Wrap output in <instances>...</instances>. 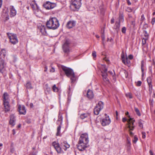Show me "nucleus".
Wrapping results in <instances>:
<instances>
[{"instance_id":"nucleus-16","label":"nucleus","mask_w":155,"mask_h":155,"mask_svg":"<svg viewBox=\"0 0 155 155\" xmlns=\"http://www.w3.org/2000/svg\"><path fill=\"white\" fill-rule=\"evenodd\" d=\"M61 146L65 150H66L67 148H69L70 145L68 143L67 141L61 140Z\"/></svg>"},{"instance_id":"nucleus-5","label":"nucleus","mask_w":155,"mask_h":155,"mask_svg":"<svg viewBox=\"0 0 155 155\" xmlns=\"http://www.w3.org/2000/svg\"><path fill=\"white\" fill-rule=\"evenodd\" d=\"M101 71L102 73V76L104 81H108V79L107 78V68L106 67L105 64L101 65Z\"/></svg>"},{"instance_id":"nucleus-33","label":"nucleus","mask_w":155,"mask_h":155,"mask_svg":"<svg viewBox=\"0 0 155 155\" xmlns=\"http://www.w3.org/2000/svg\"><path fill=\"white\" fill-rule=\"evenodd\" d=\"M134 110L136 112V114L138 116H140L141 115V114L140 113L139 110V109L137 107H134Z\"/></svg>"},{"instance_id":"nucleus-6","label":"nucleus","mask_w":155,"mask_h":155,"mask_svg":"<svg viewBox=\"0 0 155 155\" xmlns=\"http://www.w3.org/2000/svg\"><path fill=\"white\" fill-rule=\"evenodd\" d=\"M7 34L12 44L15 45L18 42V38L15 34L12 33L9 34L8 33Z\"/></svg>"},{"instance_id":"nucleus-62","label":"nucleus","mask_w":155,"mask_h":155,"mask_svg":"<svg viewBox=\"0 0 155 155\" xmlns=\"http://www.w3.org/2000/svg\"><path fill=\"white\" fill-rule=\"evenodd\" d=\"M127 120V119L126 118H123L122 119V121L124 122Z\"/></svg>"},{"instance_id":"nucleus-25","label":"nucleus","mask_w":155,"mask_h":155,"mask_svg":"<svg viewBox=\"0 0 155 155\" xmlns=\"http://www.w3.org/2000/svg\"><path fill=\"white\" fill-rule=\"evenodd\" d=\"M40 31L43 34L45 35H46L47 34L46 28L45 25H42L41 26V28L40 29Z\"/></svg>"},{"instance_id":"nucleus-8","label":"nucleus","mask_w":155,"mask_h":155,"mask_svg":"<svg viewBox=\"0 0 155 155\" xmlns=\"http://www.w3.org/2000/svg\"><path fill=\"white\" fill-rule=\"evenodd\" d=\"M134 121V120H133L131 118H130L127 121L128 124V127L129 128L130 134L131 136H133L134 135L133 133L131 131V130H133L134 129V127L132 125H133Z\"/></svg>"},{"instance_id":"nucleus-49","label":"nucleus","mask_w":155,"mask_h":155,"mask_svg":"<svg viewBox=\"0 0 155 155\" xmlns=\"http://www.w3.org/2000/svg\"><path fill=\"white\" fill-rule=\"evenodd\" d=\"M141 82L140 81H137V86H141Z\"/></svg>"},{"instance_id":"nucleus-34","label":"nucleus","mask_w":155,"mask_h":155,"mask_svg":"<svg viewBox=\"0 0 155 155\" xmlns=\"http://www.w3.org/2000/svg\"><path fill=\"white\" fill-rule=\"evenodd\" d=\"M149 87V91L150 94H151L152 93V85L151 83V84H148Z\"/></svg>"},{"instance_id":"nucleus-3","label":"nucleus","mask_w":155,"mask_h":155,"mask_svg":"<svg viewBox=\"0 0 155 155\" xmlns=\"http://www.w3.org/2000/svg\"><path fill=\"white\" fill-rule=\"evenodd\" d=\"M81 0H72L70 8L74 11H78L81 5Z\"/></svg>"},{"instance_id":"nucleus-45","label":"nucleus","mask_w":155,"mask_h":155,"mask_svg":"<svg viewBox=\"0 0 155 155\" xmlns=\"http://www.w3.org/2000/svg\"><path fill=\"white\" fill-rule=\"evenodd\" d=\"M92 55L94 58H95L96 57V52L95 51L92 52Z\"/></svg>"},{"instance_id":"nucleus-26","label":"nucleus","mask_w":155,"mask_h":155,"mask_svg":"<svg viewBox=\"0 0 155 155\" xmlns=\"http://www.w3.org/2000/svg\"><path fill=\"white\" fill-rule=\"evenodd\" d=\"M6 51L4 49H2L1 51L0 55V59H3L2 58H4L6 55Z\"/></svg>"},{"instance_id":"nucleus-14","label":"nucleus","mask_w":155,"mask_h":155,"mask_svg":"<svg viewBox=\"0 0 155 155\" xmlns=\"http://www.w3.org/2000/svg\"><path fill=\"white\" fill-rule=\"evenodd\" d=\"M6 64L3 59H0V71L2 73H5Z\"/></svg>"},{"instance_id":"nucleus-50","label":"nucleus","mask_w":155,"mask_h":155,"mask_svg":"<svg viewBox=\"0 0 155 155\" xmlns=\"http://www.w3.org/2000/svg\"><path fill=\"white\" fill-rule=\"evenodd\" d=\"M145 20V18L143 14L141 16V21L142 22Z\"/></svg>"},{"instance_id":"nucleus-58","label":"nucleus","mask_w":155,"mask_h":155,"mask_svg":"<svg viewBox=\"0 0 155 155\" xmlns=\"http://www.w3.org/2000/svg\"><path fill=\"white\" fill-rule=\"evenodd\" d=\"M114 19L112 18L110 20V23L111 24H113L114 23Z\"/></svg>"},{"instance_id":"nucleus-48","label":"nucleus","mask_w":155,"mask_h":155,"mask_svg":"<svg viewBox=\"0 0 155 155\" xmlns=\"http://www.w3.org/2000/svg\"><path fill=\"white\" fill-rule=\"evenodd\" d=\"M142 137L143 139H145L146 137V133L145 132H142Z\"/></svg>"},{"instance_id":"nucleus-60","label":"nucleus","mask_w":155,"mask_h":155,"mask_svg":"<svg viewBox=\"0 0 155 155\" xmlns=\"http://www.w3.org/2000/svg\"><path fill=\"white\" fill-rule=\"evenodd\" d=\"M54 68H52V69L50 70V72H53L54 71Z\"/></svg>"},{"instance_id":"nucleus-12","label":"nucleus","mask_w":155,"mask_h":155,"mask_svg":"<svg viewBox=\"0 0 155 155\" xmlns=\"http://www.w3.org/2000/svg\"><path fill=\"white\" fill-rule=\"evenodd\" d=\"M88 144V143H85V144L84 143L79 141L77 145V148L80 151H83L87 147Z\"/></svg>"},{"instance_id":"nucleus-46","label":"nucleus","mask_w":155,"mask_h":155,"mask_svg":"<svg viewBox=\"0 0 155 155\" xmlns=\"http://www.w3.org/2000/svg\"><path fill=\"white\" fill-rule=\"evenodd\" d=\"M128 16L130 20H131L133 19V18H134L135 17H133L130 14H128Z\"/></svg>"},{"instance_id":"nucleus-19","label":"nucleus","mask_w":155,"mask_h":155,"mask_svg":"<svg viewBox=\"0 0 155 155\" xmlns=\"http://www.w3.org/2000/svg\"><path fill=\"white\" fill-rule=\"evenodd\" d=\"M121 58L123 63L125 64H129L130 63V61L128 59L127 57H125L124 54H122Z\"/></svg>"},{"instance_id":"nucleus-23","label":"nucleus","mask_w":155,"mask_h":155,"mask_svg":"<svg viewBox=\"0 0 155 155\" xmlns=\"http://www.w3.org/2000/svg\"><path fill=\"white\" fill-rule=\"evenodd\" d=\"M3 102L10 101L9 95L7 93H4L3 95Z\"/></svg>"},{"instance_id":"nucleus-47","label":"nucleus","mask_w":155,"mask_h":155,"mask_svg":"<svg viewBox=\"0 0 155 155\" xmlns=\"http://www.w3.org/2000/svg\"><path fill=\"white\" fill-rule=\"evenodd\" d=\"M127 11L130 12H131L132 11V9L130 7H128L127 8L126 10Z\"/></svg>"},{"instance_id":"nucleus-40","label":"nucleus","mask_w":155,"mask_h":155,"mask_svg":"<svg viewBox=\"0 0 155 155\" xmlns=\"http://www.w3.org/2000/svg\"><path fill=\"white\" fill-rule=\"evenodd\" d=\"M45 91V93L46 94L50 93H51L50 88L49 87H47Z\"/></svg>"},{"instance_id":"nucleus-41","label":"nucleus","mask_w":155,"mask_h":155,"mask_svg":"<svg viewBox=\"0 0 155 155\" xmlns=\"http://www.w3.org/2000/svg\"><path fill=\"white\" fill-rule=\"evenodd\" d=\"M138 124L139 126L141 128H143V124L142 122V121L140 120L138 121Z\"/></svg>"},{"instance_id":"nucleus-57","label":"nucleus","mask_w":155,"mask_h":155,"mask_svg":"<svg viewBox=\"0 0 155 155\" xmlns=\"http://www.w3.org/2000/svg\"><path fill=\"white\" fill-rule=\"evenodd\" d=\"M15 151V149L14 148H11V149H10V151L12 153H13Z\"/></svg>"},{"instance_id":"nucleus-24","label":"nucleus","mask_w":155,"mask_h":155,"mask_svg":"<svg viewBox=\"0 0 155 155\" xmlns=\"http://www.w3.org/2000/svg\"><path fill=\"white\" fill-rule=\"evenodd\" d=\"M120 27V21L119 20L116 21L113 28L116 29L117 31L119 30Z\"/></svg>"},{"instance_id":"nucleus-2","label":"nucleus","mask_w":155,"mask_h":155,"mask_svg":"<svg viewBox=\"0 0 155 155\" xmlns=\"http://www.w3.org/2000/svg\"><path fill=\"white\" fill-rule=\"evenodd\" d=\"M62 69L66 76L70 78L71 83H74L76 80V77L73 70L70 68L65 67H62Z\"/></svg>"},{"instance_id":"nucleus-10","label":"nucleus","mask_w":155,"mask_h":155,"mask_svg":"<svg viewBox=\"0 0 155 155\" xmlns=\"http://www.w3.org/2000/svg\"><path fill=\"white\" fill-rule=\"evenodd\" d=\"M106 117L101 121V124L103 126L108 125L110 123L111 121L108 116L105 114Z\"/></svg>"},{"instance_id":"nucleus-20","label":"nucleus","mask_w":155,"mask_h":155,"mask_svg":"<svg viewBox=\"0 0 155 155\" xmlns=\"http://www.w3.org/2000/svg\"><path fill=\"white\" fill-rule=\"evenodd\" d=\"M76 24V21H70L67 23V27L68 28H71L74 27Z\"/></svg>"},{"instance_id":"nucleus-64","label":"nucleus","mask_w":155,"mask_h":155,"mask_svg":"<svg viewBox=\"0 0 155 155\" xmlns=\"http://www.w3.org/2000/svg\"><path fill=\"white\" fill-rule=\"evenodd\" d=\"M2 0H0V8L2 5Z\"/></svg>"},{"instance_id":"nucleus-21","label":"nucleus","mask_w":155,"mask_h":155,"mask_svg":"<svg viewBox=\"0 0 155 155\" xmlns=\"http://www.w3.org/2000/svg\"><path fill=\"white\" fill-rule=\"evenodd\" d=\"M15 117L14 115L12 114L10 116V120L9 121L10 124L12 126H14L15 124Z\"/></svg>"},{"instance_id":"nucleus-37","label":"nucleus","mask_w":155,"mask_h":155,"mask_svg":"<svg viewBox=\"0 0 155 155\" xmlns=\"http://www.w3.org/2000/svg\"><path fill=\"white\" fill-rule=\"evenodd\" d=\"M126 96L127 97H128L130 99H131L133 97L132 94L130 93H128L126 94Z\"/></svg>"},{"instance_id":"nucleus-63","label":"nucleus","mask_w":155,"mask_h":155,"mask_svg":"<svg viewBox=\"0 0 155 155\" xmlns=\"http://www.w3.org/2000/svg\"><path fill=\"white\" fill-rule=\"evenodd\" d=\"M127 143L128 144V145L130 146V145H131L130 142V141L128 139H127Z\"/></svg>"},{"instance_id":"nucleus-32","label":"nucleus","mask_w":155,"mask_h":155,"mask_svg":"<svg viewBox=\"0 0 155 155\" xmlns=\"http://www.w3.org/2000/svg\"><path fill=\"white\" fill-rule=\"evenodd\" d=\"M135 94L137 96V98L139 100H140L141 99V95L140 92L137 91L136 93H135Z\"/></svg>"},{"instance_id":"nucleus-53","label":"nucleus","mask_w":155,"mask_h":155,"mask_svg":"<svg viewBox=\"0 0 155 155\" xmlns=\"http://www.w3.org/2000/svg\"><path fill=\"white\" fill-rule=\"evenodd\" d=\"M155 21V18H152V20L151 21V23L153 25L154 24Z\"/></svg>"},{"instance_id":"nucleus-7","label":"nucleus","mask_w":155,"mask_h":155,"mask_svg":"<svg viewBox=\"0 0 155 155\" xmlns=\"http://www.w3.org/2000/svg\"><path fill=\"white\" fill-rule=\"evenodd\" d=\"M79 141L88 143L89 142V139L88 134L86 133H84L81 134L79 139Z\"/></svg>"},{"instance_id":"nucleus-27","label":"nucleus","mask_w":155,"mask_h":155,"mask_svg":"<svg viewBox=\"0 0 155 155\" xmlns=\"http://www.w3.org/2000/svg\"><path fill=\"white\" fill-rule=\"evenodd\" d=\"M62 116L60 114H59L58 117V119L57 120V124H60L61 125L62 123Z\"/></svg>"},{"instance_id":"nucleus-1","label":"nucleus","mask_w":155,"mask_h":155,"mask_svg":"<svg viewBox=\"0 0 155 155\" xmlns=\"http://www.w3.org/2000/svg\"><path fill=\"white\" fill-rule=\"evenodd\" d=\"M46 26L49 29L54 30L59 27V23L57 18H52L47 21Z\"/></svg>"},{"instance_id":"nucleus-9","label":"nucleus","mask_w":155,"mask_h":155,"mask_svg":"<svg viewBox=\"0 0 155 155\" xmlns=\"http://www.w3.org/2000/svg\"><path fill=\"white\" fill-rule=\"evenodd\" d=\"M43 6L47 9H53L56 6V4L54 3L47 1L43 4Z\"/></svg>"},{"instance_id":"nucleus-38","label":"nucleus","mask_w":155,"mask_h":155,"mask_svg":"<svg viewBox=\"0 0 155 155\" xmlns=\"http://www.w3.org/2000/svg\"><path fill=\"white\" fill-rule=\"evenodd\" d=\"M136 19V17H135L134 18H133V19L131 20H130V21L131 22V24L133 25L134 26L135 25V20Z\"/></svg>"},{"instance_id":"nucleus-59","label":"nucleus","mask_w":155,"mask_h":155,"mask_svg":"<svg viewBox=\"0 0 155 155\" xmlns=\"http://www.w3.org/2000/svg\"><path fill=\"white\" fill-rule=\"evenodd\" d=\"M124 73L125 75V77L126 78H127L128 76L127 71H125Z\"/></svg>"},{"instance_id":"nucleus-15","label":"nucleus","mask_w":155,"mask_h":155,"mask_svg":"<svg viewBox=\"0 0 155 155\" xmlns=\"http://www.w3.org/2000/svg\"><path fill=\"white\" fill-rule=\"evenodd\" d=\"M18 110L21 114L25 115L26 114V110L25 106L23 105H19L18 107Z\"/></svg>"},{"instance_id":"nucleus-54","label":"nucleus","mask_w":155,"mask_h":155,"mask_svg":"<svg viewBox=\"0 0 155 155\" xmlns=\"http://www.w3.org/2000/svg\"><path fill=\"white\" fill-rule=\"evenodd\" d=\"M101 38L102 39V40L103 41H103H104L105 39V37L104 34L102 35L101 36Z\"/></svg>"},{"instance_id":"nucleus-44","label":"nucleus","mask_w":155,"mask_h":155,"mask_svg":"<svg viewBox=\"0 0 155 155\" xmlns=\"http://www.w3.org/2000/svg\"><path fill=\"white\" fill-rule=\"evenodd\" d=\"M138 140V138L136 136H134V139L133 140V142L134 143H136Z\"/></svg>"},{"instance_id":"nucleus-29","label":"nucleus","mask_w":155,"mask_h":155,"mask_svg":"<svg viewBox=\"0 0 155 155\" xmlns=\"http://www.w3.org/2000/svg\"><path fill=\"white\" fill-rule=\"evenodd\" d=\"M88 115L89 114H81L80 116V117L81 119H84L85 118L87 117Z\"/></svg>"},{"instance_id":"nucleus-17","label":"nucleus","mask_w":155,"mask_h":155,"mask_svg":"<svg viewBox=\"0 0 155 155\" xmlns=\"http://www.w3.org/2000/svg\"><path fill=\"white\" fill-rule=\"evenodd\" d=\"M9 101H10L3 102V104L5 107V112H8L10 110V108Z\"/></svg>"},{"instance_id":"nucleus-13","label":"nucleus","mask_w":155,"mask_h":155,"mask_svg":"<svg viewBox=\"0 0 155 155\" xmlns=\"http://www.w3.org/2000/svg\"><path fill=\"white\" fill-rule=\"evenodd\" d=\"M70 43V42L69 40L67 39L66 40L63 46V49L64 52L68 53L69 51L68 45Z\"/></svg>"},{"instance_id":"nucleus-52","label":"nucleus","mask_w":155,"mask_h":155,"mask_svg":"<svg viewBox=\"0 0 155 155\" xmlns=\"http://www.w3.org/2000/svg\"><path fill=\"white\" fill-rule=\"evenodd\" d=\"M141 71H142V77H143L144 75V69L143 68H141Z\"/></svg>"},{"instance_id":"nucleus-31","label":"nucleus","mask_w":155,"mask_h":155,"mask_svg":"<svg viewBox=\"0 0 155 155\" xmlns=\"http://www.w3.org/2000/svg\"><path fill=\"white\" fill-rule=\"evenodd\" d=\"M52 89L53 91L54 92H58L59 91V89L57 87H56L55 84H54L53 86L52 87Z\"/></svg>"},{"instance_id":"nucleus-28","label":"nucleus","mask_w":155,"mask_h":155,"mask_svg":"<svg viewBox=\"0 0 155 155\" xmlns=\"http://www.w3.org/2000/svg\"><path fill=\"white\" fill-rule=\"evenodd\" d=\"M26 87L28 89H31L33 88V87L31 86V83L30 82H28L26 85Z\"/></svg>"},{"instance_id":"nucleus-18","label":"nucleus","mask_w":155,"mask_h":155,"mask_svg":"<svg viewBox=\"0 0 155 155\" xmlns=\"http://www.w3.org/2000/svg\"><path fill=\"white\" fill-rule=\"evenodd\" d=\"M10 9L11 17H12L15 16L16 15V11L14 6H10Z\"/></svg>"},{"instance_id":"nucleus-36","label":"nucleus","mask_w":155,"mask_h":155,"mask_svg":"<svg viewBox=\"0 0 155 155\" xmlns=\"http://www.w3.org/2000/svg\"><path fill=\"white\" fill-rule=\"evenodd\" d=\"M99 10L100 12V13L101 14L103 15L104 12V9L101 6L99 7Z\"/></svg>"},{"instance_id":"nucleus-11","label":"nucleus","mask_w":155,"mask_h":155,"mask_svg":"<svg viewBox=\"0 0 155 155\" xmlns=\"http://www.w3.org/2000/svg\"><path fill=\"white\" fill-rule=\"evenodd\" d=\"M52 145L58 153H62L63 152V150L60 146L59 143L54 141L52 143Z\"/></svg>"},{"instance_id":"nucleus-51","label":"nucleus","mask_w":155,"mask_h":155,"mask_svg":"<svg viewBox=\"0 0 155 155\" xmlns=\"http://www.w3.org/2000/svg\"><path fill=\"white\" fill-rule=\"evenodd\" d=\"M141 68H143L144 65V61L142 60L141 61Z\"/></svg>"},{"instance_id":"nucleus-42","label":"nucleus","mask_w":155,"mask_h":155,"mask_svg":"<svg viewBox=\"0 0 155 155\" xmlns=\"http://www.w3.org/2000/svg\"><path fill=\"white\" fill-rule=\"evenodd\" d=\"M126 28L125 27H123L121 29V32L122 33L125 34L126 33Z\"/></svg>"},{"instance_id":"nucleus-30","label":"nucleus","mask_w":155,"mask_h":155,"mask_svg":"<svg viewBox=\"0 0 155 155\" xmlns=\"http://www.w3.org/2000/svg\"><path fill=\"white\" fill-rule=\"evenodd\" d=\"M61 128V126L60 124V125H59V126L57 128V132L56 134V135L57 136H60Z\"/></svg>"},{"instance_id":"nucleus-61","label":"nucleus","mask_w":155,"mask_h":155,"mask_svg":"<svg viewBox=\"0 0 155 155\" xmlns=\"http://www.w3.org/2000/svg\"><path fill=\"white\" fill-rule=\"evenodd\" d=\"M126 1H127L128 4L129 5H131V3L130 2L129 0H126Z\"/></svg>"},{"instance_id":"nucleus-56","label":"nucleus","mask_w":155,"mask_h":155,"mask_svg":"<svg viewBox=\"0 0 155 155\" xmlns=\"http://www.w3.org/2000/svg\"><path fill=\"white\" fill-rule=\"evenodd\" d=\"M150 104L153 106V100L152 99V100H150Z\"/></svg>"},{"instance_id":"nucleus-22","label":"nucleus","mask_w":155,"mask_h":155,"mask_svg":"<svg viewBox=\"0 0 155 155\" xmlns=\"http://www.w3.org/2000/svg\"><path fill=\"white\" fill-rule=\"evenodd\" d=\"M87 97L89 99H92L94 97V94L92 90L88 89L87 94Z\"/></svg>"},{"instance_id":"nucleus-39","label":"nucleus","mask_w":155,"mask_h":155,"mask_svg":"<svg viewBox=\"0 0 155 155\" xmlns=\"http://www.w3.org/2000/svg\"><path fill=\"white\" fill-rule=\"evenodd\" d=\"M148 39L146 38H143L142 40V44L143 45H144L146 43V41Z\"/></svg>"},{"instance_id":"nucleus-43","label":"nucleus","mask_w":155,"mask_h":155,"mask_svg":"<svg viewBox=\"0 0 155 155\" xmlns=\"http://www.w3.org/2000/svg\"><path fill=\"white\" fill-rule=\"evenodd\" d=\"M147 81L148 83V84H151V79L150 77H148L147 78Z\"/></svg>"},{"instance_id":"nucleus-55","label":"nucleus","mask_w":155,"mask_h":155,"mask_svg":"<svg viewBox=\"0 0 155 155\" xmlns=\"http://www.w3.org/2000/svg\"><path fill=\"white\" fill-rule=\"evenodd\" d=\"M128 58L130 59L131 60L133 58V56L132 54H130L128 56Z\"/></svg>"},{"instance_id":"nucleus-4","label":"nucleus","mask_w":155,"mask_h":155,"mask_svg":"<svg viewBox=\"0 0 155 155\" xmlns=\"http://www.w3.org/2000/svg\"><path fill=\"white\" fill-rule=\"evenodd\" d=\"M104 106V104L103 102L101 101L99 102L94 109V114L96 115H98L101 110L103 108Z\"/></svg>"},{"instance_id":"nucleus-35","label":"nucleus","mask_w":155,"mask_h":155,"mask_svg":"<svg viewBox=\"0 0 155 155\" xmlns=\"http://www.w3.org/2000/svg\"><path fill=\"white\" fill-rule=\"evenodd\" d=\"M143 33L144 36V38H146L147 39H148L149 35L147 31H144Z\"/></svg>"}]
</instances>
